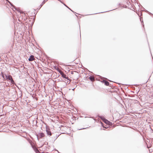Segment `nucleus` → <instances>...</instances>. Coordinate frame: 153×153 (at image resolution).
Instances as JSON below:
<instances>
[{"instance_id":"obj_1","label":"nucleus","mask_w":153,"mask_h":153,"mask_svg":"<svg viewBox=\"0 0 153 153\" xmlns=\"http://www.w3.org/2000/svg\"><path fill=\"white\" fill-rule=\"evenodd\" d=\"M6 77L7 78V79L10 81L11 83H12V84L13 83V82H14V81L13 79L12 76L10 75H9L8 76H6Z\"/></svg>"},{"instance_id":"obj_2","label":"nucleus","mask_w":153,"mask_h":153,"mask_svg":"<svg viewBox=\"0 0 153 153\" xmlns=\"http://www.w3.org/2000/svg\"><path fill=\"white\" fill-rule=\"evenodd\" d=\"M34 59H35L34 56L33 55H31L30 56L29 58V60L30 61H32L34 60Z\"/></svg>"},{"instance_id":"obj_3","label":"nucleus","mask_w":153,"mask_h":153,"mask_svg":"<svg viewBox=\"0 0 153 153\" xmlns=\"http://www.w3.org/2000/svg\"><path fill=\"white\" fill-rule=\"evenodd\" d=\"M46 131V132H47L48 135H49V136L51 135V133L49 129H47Z\"/></svg>"},{"instance_id":"obj_4","label":"nucleus","mask_w":153,"mask_h":153,"mask_svg":"<svg viewBox=\"0 0 153 153\" xmlns=\"http://www.w3.org/2000/svg\"><path fill=\"white\" fill-rule=\"evenodd\" d=\"M44 136H45V134L44 133H41L39 134V137L40 138H41L42 137H44Z\"/></svg>"},{"instance_id":"obj_5","label":"nucleus","mask_w":153,"mask_h":153,"mask_svg":"<svg viewBox=\"0 0 153 153\" xmlns=\"http://www.w3.org/2000/svg\"><path fill=\"white\" fill-rule=\"evenodd\" d=\"M103 82L107 86H108L109 85V83L107 81L105 80H103Z\"/></svg>"},{"instance_id":"obj_6","label":"nucleus","mask_w":153,"mask_h":153,"mask_svg":"<svg viewBox=\"0 0 153 153\" xmlns=\"http://www.w3.org/2000/svg\"><path fill=\"white\" fill-rule=\"evenodd\" d=\"M61 75H62V76L63 77V78H66V74H64V73H63V72H62V73H61V74H60Z\"/></svg>"},{"instance_id":"obj_7","label":"nucleus","mask_w":153,"mask_h":153,"mask_svg":"<svg viewBox=\"0 0 153 153\" xmlns=\"http://www.w3.org/2000/svg\"><path fill=\"white\" fill-rule=\"evenodd\" d=\"M56 70L60 74H61L63 72L62 71L60 70L58 68H56Z\"/></svg>"},{"instance_id":"obj_8","label":"nucleus","mask_w":153,"mask_h":153,"mask_svg":"<svg viewBox=\"0 0 153 153\" xmlns=\"http://www.w3.org/2000/svg\"><path fill=\"white\" fill-rule=\"evenodd\" d=\"M90 79L91 81H93L94 80V77L92 76L90 77Z\"/></svg>"},{"instance_id":"obj_9","label":"nucleus","mask_w":153,"mask_h":153,"mask_svg":"<svg viewBox=\"0 0 153 153\" xmlns=\"http://www.w3.org/2000/svg\"><path fill=\"white\" fill-rule=\"evenodd\" d=\"M104 121L105 123H108L109 122L106 120H105Z\"/></svg>"},{"instance_id":"obj_10","label":"nucleus","mask_w":153,"mask_h":153,"mask_svg":"<svg viewBox=\"0 0 153 153\" xmlns=\"http://www.w3.org/2000/svg\"><path fill=\"white\" fill-rule=\"evenodd\" d=\"M35 151H36V152L37 153V152H39V151L37 149H36Z\"/></svg>"}]
</instances>
